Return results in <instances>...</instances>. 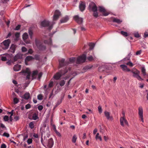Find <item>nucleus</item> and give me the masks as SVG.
<instances>
[{
  "mask_svg": "<svg viewBox=\"0 0 148 148\" xmlns=\"http://www.w3.org/2000/svg\"><path fill=\"white\" fill-rule=\"evenodd\" d=\"M93 16L95 18H97L99 16L98 13L97 12V11L96 12H93Z\"/></svg>",
  "mask_w": 148,
  "mask_h": 148,
  "instance_id": "nucleus-38",
  "label": "nucleus"
},
{
  "mask_svg": "<svg viewBox=\"0 0 148 148\" xmlns=\"http://www.w3.org/2000/svg\"><path fill=\"white\" fill-rule=\"evenodd\" d=\"M27 49L24 47H23L22 48V51L23 52H25L27 51Z\"/></svg>",
  "mask_w": 148,
  "mask_h": 148,
  "instance_id": "nucleus-44",
  "label": "nucleus"
},
{
  "mask_svg": "<svg viewBox=\"0 0 148 148\" xmlns=\"http://www.w3.org/2000/svg\"><path fill=\"white\" fill-rule=\"evenodd\" d=\"M48 145L49 147L51 148L53 146V142L52 138H51L49 139L48 141Z\"/></svg>",
  "mask_w": 148,
  "mask_h": 148,
  "instance_id": "nucleus-19",
  "label": "nucleus"
},
{
  "mask_svg": "<svg viewBox=\"0 0 148 148\" xmlns=\"http://www.w3.org/2000/svg\"><path fill=\"white\" fill-rule=\"evenodd\" d=\"M6 145L4 144H2L1 146V148H6Z\"/></svg>",
  "mask_w": 148,
  "mask_h": 148,
  "instance_id": "nucleus-56",
  "label": "nucleus"
},
{
  "mask_svg": "<svg viewBox=\"0 0 148 148\" xmlns=\"http://www.w3.org/2000/svg\"><path fill=\"white\" fill-rule=\"evenodd\" d=\"M112 21L116 23H120L122 22V21L116 18H115L114 17H113L112 18Z\"/></svg>",
  "mask_w": 148,
  "mask_h": 148,
  "instance_id": "nucleus-22",
  "label": "nucleus"
},
{
  "mask_svg": "<svg viewBox=\"0 0 148 148\" xmlns=\"http://www.w3.org/2000/svg\"><path fill=\"white\" fill-rule=\"evenodd\" d=\"M86 57L85 54H83L81 56L79 57L77 59L75 57H72L70 58L69 60H66L65 61V59H62L59 60V66L60 67H62L64 66L68 65L70 63H73L76 61V63L77 64H79L83 63L85 61Z\"/></svg>",
  "mask_w": 148,
  "mask_h": 148,
  "instance_id": "nucleus-1",
  "label": "nucleus"
},
{
  "mask_svg": "<svg viewBox=\"0 0 148 148\" xmlns=\"http://www.w3.org/2000/svg\"><path fill=\"white\" fill-rule=\"evenodd\" d=\"M142 51L141 50H139L137 51L136 53V54L137 55H140L141 52Z\"/></svg>",
  "mask_w": 148,
  "mask_h": 148,
  "instance_id": "nucleus-62",
  "label": "nucleus"
},
{
  "mask_svg": "<svg viewBox=\"0 0 148 148\" xmlns=\"http://www.w3.org/2000/svg\"><path fill=\"white\" fill-rule=\"evenodd\" d=\"M59 16L58 15H55L54 14L53 16V21H56L59 18Z\"/></svg>",
  "mask_w": 148,
  "mask_h": 148,
  "instance_id": "nucleus-40",
  "label": "nucleus"
},
{
  "mask_svg": "<svg viewBox=\"0 0 148 148\" xmlns=\"http://www.w3.org/2000/svg\"><path fill=\"white\" fill-rule=\"evenodd\" d=\"M23 55L21 53H18L14 57V62H15L18 59H20L22 58Z\"/></svg>",
  "mask_w": 148,
  "mask_h": 148,
  "instance_id": "nucleus-13",
  "label": "nucleus"
},
{
  "mask_svg": "<svg viewBox=\"0 0 148 148\" xmlns=\"http://www.w3.org/2000/svg\"><path fill=\"white\" fill-rule=\"evenodd\" d=\"M38 119V114L36 113H34L33 114L32 119L34 120H36Z\"/></svg>",
  "mask_w": 148,
  "mask_h": 148,
  "instance_id": "nucleus-29",
  "label": "nucleus"
},
{
  "mask_svg": "<svg viewBox=\"0 0 148 148\" xmlns=\"http://www.w3.org/2000/svg\"><path fill=\"white\" fill-rule=\"evenodd\" d=\"M54 14L60 16V12L59 10H56L55 11Z\"/></svg>",
  "mask_w": 148,
  "mask_h": 148,
  "instance_id": "nucleus-39",
  "label": "nucleus"
},
{
  "mask_svg": "<svg viewBox=\"0 0 148 148\" xmlns=\"http://www.w3.org/2000/svg\"><path fill=\"white\" fill-rule=\"evenodd\" d=\"M126 64L131 67H132L134 65L131 61L128 62L126 63Z\"/></svg>",
  "mask_w": 148,
  "mask_h": 148,
  "instance_id": "nucleus-32",
  "label": "nucleus"
},
{
  "mask_svg": "<svg viewBox=\"0 0 148 148\" xmlns=\"http://www.w3.org/2000/svg\"><path fill=\"white\" fill-rule=\"evenodd\" d=\"M29 127L32 129L34 128V123L33 122H31L29 124Z\"/></svg>",
  "mask_w": 148,
  "mask_h": 148,
  "instance_id": "nucleus-36",
  "label": "nucleus"
},
{
  "mask_svg": "<svg viewBox=\"0 0 148 148\" xmlns=\"http://www.w3.org/2000/svg\"><path fill=\"white\" fill-rule=\"evenodd\" d=\"M10 43L9 39L5 40L1 43L0 46L3 49L6 50L8 48Z\"/></svg>",
  "mask_w": 148,
  "mask_h": 148,
  "instance_id": "nucleus-4",
  "label": "nucleus"
},
{
  "mask_svg": "<svg viewBox=\"0 0 148 148\" xmlns=\"http://www.w3.org/2000/svg\"><path fill=\"white\" fill-rule=\"evenodd\" d=\"M138 114L139 117L140 119L142 121L144 122L143 117V109L141 106L138 108Z\"/></svg>",
  "mask_w": 148,
  "mask_h": 148,
  "instance_id": "nucleus-8",
  "label": "nucleus"
},
{
  "mask_svg": "<svg viewBox=\"0 0 148 148\" xmlns=\"http://www.w3.org/2000/svg\"><path fill=\"white\" fill-rule=\"evenodd\" d=\"M21 72L23 73L29 74L31 73L29 69L28 68H27L25 70H22Z\"/></svg>",
  "mask_w": 148,
  "mask_h": 148,
  "instance_id": "nucleus-27",
  "label": "nucleus"
},
{
  "mask_svg": "<svg viewBox=\"0 0 148 148\" xmlns=\"http://www.w3.org/2000/svg\"><path fill=\"white\" fill-rule=\"evenodd\" d=\"M69 20V17L68 16H66L63 18L61 20V23H65L67 22Z\"/></svg>",
  "mask_w": 148,
  "mask_h": 148,
  "instance_id": "nucleus-26",
  "label": "nucleus"
},
{
  "mask_svg": "<svg viewBox=\"0 0 148 148\" xmlns=\"http://www.w3.org/2000/svg\"><path fill=\"white\" fill-rule=\"evenodd\" d=\"M99 133H97L96 134V139H99V140L101 141L102 140V138L100 136H99Z\"/></svg>",
  "mask_w": 148,
  "mask_h": 148,
  "instance_id": "nucleus-35",
  "label": "nucleus"
},
{
  "mask_svg": "<svg viewBox=\"0 0 148 148\" xmlns=\"http://www.w3.org/2000/svg\"><path fill=\"white\" fill-rule=\"evenodd\" d=\"M79 7L80 10L83 12L85 9L86 5L85 3L83 1H81L79 3Z\"/></svg>",
  "mask_w": 148,
  "mask_h": 148,
  "instance_id": "nucleus-10",
  "label": "nucleus"
},
{
  "mask_svg": "<svg viewBox=\"0 0 148 148\" xmlns=\"http://www.w3.org/2000/svg\"><path fill=\"white\" fill-rule=\"evenodd\" d=\"M3 119L4 121H6L9 120V118L8 116L5 115Z\"/></svg>",
  "mask_w": 148,
  "mask_h": 148,
  "instance_id": "nucleus-43",
  "label": "nucleus"
},
{
  "mask_svg": "<svg viewBox=\"0 0 148 148\" xmlns=\"http://www.w3.org/2000/svg\"><path fill=\"white\" fill-rule=\"evenodd\" d=\"M74 18L75 21L78 24H81L83 21L82 18L79 17L78 15H76L74 17Z\"/></svg>",
  "mask_w": 148,
  "mask_h": 148,
  "instance_id": "nucleus-11",
  "label": "nucleus"
},
{
  "mask_svg": "<svg viewBox=\"0 0 148 148\" xmlns=\"http://www.w3.org/2000/svg\"><path fill=\"white\" fill-rule=\"evenodd\" d=\"M90 61H92L93 59V58L92 56H90L87 58Z\"/></svg>",
  "mask_w": 148,
  "mask_h": 148,
  "instance_id": "nucleus-52",
  "label": "nucleus"
},
{
  "mask_svg": "<svg viewBox=\"0 0 148 148\" xmlns=\"http://www.w3.org/2000/svg\"><path fill=\"white\" fill-rule=\"evenodd\" d=\"M120 33L122 35L125 36H128L127 33L126 32L121 31V32Z\"/></svg>",
  "mask_w": 148,
  "mask_h": 148,
  "instance_id": "nucleus-37",
  "label": "nucleus"
},
{
  "mask_svg": "<svg viewBox=\"0 0 148 148\" xmlns=\"http://www.w3.org/2000/svg\"><path fill=\"white\" fill-rule=\"evenodd\" d=\"M98 111L99 113H101L102 112V109L100 106H99L98 107Z\"/></svg>",
  "mask_w": 148,
  "mask_h": 148,
  "instance_id": "nucleus-45",
  "label": "nucleus"
},
{
  "mask_svg": "<svg viewBox=\"0 0 148 148\" xmlns=\"http://www.w3.org/2000/svg\"><path fill=\"white\" fill-rule=\"evenodd\" d=\"M41 25L43 27L48 26L50 25L49 22L47 20H45L41 22Z\"/></svg>",
  "mask_w": 148,
  "mask_h": 148,
  "instance_id": "nucleus-14",
  "label": "nucleus"
},
{
  "mask_svg": "<svg viewBox=\"0 0 148 148\" xmlns=\"http://www.w3.org/2000/svg\"><path fill=\"white\" fill-rule=\"evenodd\" d=\"M148 36V32H145L144 33V37L146 38Z\"/></svg>",
  "mask_w": 148,
  "mask_h": 148,
  "instance_id": "nucleus-60",
  "label": "nucleus"
},
{
  "mask_svg": "<svg viewBox=\"0 0 148 148\" xmlns=\"http://www.w3.org/2000/svg\"><path fill=\"white\" fill-rule=\"evenodd\" d=\"M21 65L17 64L14 66L13 67L14 70L15 71H18L20 70L21 68Z\"/></svg>",
  "mask_w": 148,
  "mask_h": 148,
  "instance_id": "nucleus-20",
  "label": "nucleus"
},
{
  "mask_svg": "<svg viewBox=\"0 0 148 148\" xmlns=\"http://www.w3.org/2000/svg\"><path fill=\"white\" fill-rule=\"evenodd\" d=\"M1 59L3 61H5L7 60V58L5 56H2Z\"/></svg>",
  "mask_w": 148,
  "mask_h": 148,
  "instance_id": "nucleus-51",
  "label": "nucleus"
},
{
  "mask_svg": "<svg viewBox=\"0 0 148 148\" xmlns=\"http://www.w3.org/2000/svg\"><path fill=\"white\" fill-rule=\"evenodd\" d=\"M65 82L64 80H62L59 82V84L61 86H62L64 85Z\"/></svg>",
  "mask_w": 148,
  "mask_h": 148,
  "instance_id": "nucleus-31",
  "label": "nucleus"
},
{
  "mask_svg": "<svg viewBox=\"0 0 148 148\" xmlns=\"http://www.w3.org/2000/svg\"><path fill=\"white\" fill-rule=\"evenodd\" d=\"M3 136H5V137H9V134L6 133V132H4L3 135Z\"/></svg>",
  "mask_w": 148,
  "mask_h": 148,
  "instance_id": "nucleus-47",
  "label": "nucleus"
},
{
  "mask_svg": "<svg viewBox=\"0 0 148 148\" xmlns=\"http://www.w3.org/2000/svg\"><path fill=\"white\" fill-rule=\"evenodd\" d=\"M33 52V51L32 49H29L28 51V53L30 54H32Z\"/></svg>",
  "mask_w": 148,
  "mask_h": 148,
  "instance_id": "nucleus-61",
  "label": "nucleus"
},
{
  "mask_svg": "<svg viewBox=\"0 0 148 148\" xmlns=\"http://www.w3.org/2000/svg\"><path fill=\"white\" fill-rule=\"evenodd\" d=\"M29 34L30 39H32L33 37V32L32 30H29Z\"/></svg>",
  "mask_w": 148,
  "mask_h": 148,
  "instance_id": "nucleus-34",
  "label": "nucleus"
},
{
  "mask_svg": "<svg viewBox=\"0 0 148 148\" xmlns=\"http://www.w3.org/2000/svg\"><path fill=\"white\" fill-rule=\"evenodd\" d=\"M53 82H51L49 84L48 87L49 88H51L53 86Z\"/></svg>",
  "mask_w": 148,
  "mask_h": 148,
  "instance_id": "nucleus-49",
  "label": "nucleus"
},
{
  "mask_svg": "<svg viewBox=\"0 0 148 148\" xmlns=\"http://www.w3.org/2000/svg\"><path fill=\"white\" fill-rule=\"evenodd\" d=\"M88 10L90 12H96L97 11V7L95 3L93 2H91L89 4L88 7Z\"/></svg>",
  "mask_w": 148,
  "mask_h": 148,
  "instance_id": "nucleus-7",
  "label": "nucleus"
},
{
  "mask_svg": "<svg viewBox=\"0 0 148 148\" xmlns=\"http://www.w3.org/2000/svg\"><path fill=\"white\" fill-rule=\"evenodd\" d=\"M77 138V136L75 134L73 136L72 139V142L74 143H76Z\"/></svg>",
  "mask_w": 148,
  "mask_h": 148,
  "instance_id": "nucleus-30",
  "label": "nucleus"
},
{
  "mask_svg": "<svg viewBox=\"0 0 148 148\" xmlns=\"http://www.w3.org/2000/svg\"><path fill=\"white\" fill-rule=\"evenodd\" d=\"M28 37V35L27 33H24L23 35V39L27 44H29V43L30 42L29 41H26V40L27 39Z\"/></svg>",
  "mask_w": 148,
  "mask_h": 148,
  "instance_id": "nucleus-17",
  "label": "nucleus"
},
{
  "mask_svg": "<svg viewBox=\"0 0 148 148\" xmlns=\"http://www.w3.org/2000/svg\"><path fill=\"white\" fill-rule=\"evenodd\" d=\"M28 144H30L32 143V140L31 138L28 139L27 141Z\"/></svg>",
  "mask_w": 148,
  "mask_h": 148,
  "instance_id": "nucleus-42",
  "label": "nucleus"
},
{
  "mask_svg": "<svg viewBox=\"0 0 148 148\" xmlns=\"http://www.w3.org/2000/svg\"><path fill=\"white\" fill-rule=\"evenodd\" d=\"M120 66L123 71L129 72L131 71V70L128 68L127 66L124 64L121 65Z\"/></svg>",
  "mask_w": 148,
  "mask_h": 148,
  "instance_id": "nucleus-16",
  "label": "nucleus"
},
{
  "mask_svg": "<svg viewBox=\"0 0 148 148\" xmlns=\"http://www.w3.org/2000/svg\"><path fill=\"white\" fill-rule=\"evenodd\" d=\"M33 136L36 138H38V134H36L35 133H34Z\"/></svg>",
  "mask_w": 148,
  "mask_h": 148,
  "instance_id": "nucleus-58",
  "label": "nucleus"
},
{
  "mask_svg": "<svg viewBox=\"0 0 148 148\" xmlns=\"http://www.w3.org/2000/svg\"><path fill=\"white\" fill-rule=\"evenodd\" d=\"M19 119V118L18 116H15L14 118V119L15 121H17V120H18Z\"/></svg>",
  "mask_w": 148,
  "mask_h": 148,
  "instance_id": "nucleus-64",
  "label": "nucleus"
},
{
  "mask_svg": "<svg viewBox=\"0 0 148 148\" xmlns=\"http://www.w3.org/2000/svg\"><path fill=\"white\" fill-rule=\"evenodd\" d=\"M35 42L36 46L40 50H43L46 49L45 46L43 45L39 40L36 39Z\"/></svg>",
  "mask_w": 148,
  "mask_h": 148,
  "instance_id": "nucleus-5",
  "label": "nucleus"
},
{
  "mask_svg": "<svg viewBox=\"0 0 148 148\" xmlns=\"http://www.w3.org/2000/svg\"><path fill=\"white\" fill-rule=\"evenodd\" d=\"M25 107L26 109H28L31 107V106L30 104L28 103L26 105Z\"/></svg>",
  "mask_w": 148,
  "mask_h": 148,
  "instance_id": "nucleus-50",
  "label": "nucleus"
},
{
  "mask_svg": "<svg viewBox=\"0 0 148 148\" xmlns=\"http://www.w3.org/2000/svg\"><path fill=\"white\" fill-rule=\"evenodd\" d=\"M92 67V66L87 65L84 67L83 69L84 70H87L90 69Z\"/></svg>",
  "mask_w": 148,
  "mask_h": 148,
  "instance_id": "nucleus-33",
  "label": "nucleus"
},
{
  "mask_svg": "<svg viewBox=\"0 0 148 148\" xmlns=\"http://www.w3.org/2000/svg\"><path fill=\"white\" fill-rule=\"evenodd\" d=\"M15 35L16 38H18L20 36V33H19L17 32L15 34Z\"/></svg>",
  "mask_w": 148,
  "mask_h": 148,
  "instance_id": "nucleus-57",
  "label": "nucleus"
},
{
  "mask_svg": "<svg viewBox=\"0 0 148 148\" xmlns=\"http://www.w3.org/2000/svg\"><path fill=\"white\" fill-rule=\"evenodd\" d=\"M44 42L45 44H48L49 45H51L52 43V41L51 38L48 40H45L44 41Z\"/></svg>",
  "mask_w": 148,
  "mask_h": 148,
  "instance_id": "nucleus-28",
  "label": "nucleus"
},
{
  "mask_svg": "<svg viewBox=\"0 0 148 148\" xmlns=\"http://www.w3.org/2000/svg\"><path fill=\"white\" fill-rule=\"evenodd\" d=\"M21 27V25H18L16 27L15 30H18Z\"/></svg>",
  "mask_w": 148,
  "mask_h": 148,
  "instance_id": "nucleus-53",
  "label": "nucleus"
},
{
  "mask_svg": "<svg viewBox=\"0 0 148 148\" xmlns=\"http://www.w3.org/2000/svg\"><path fill=\"white\" fill-rule=\"evenodd\" d=\"M43 108V106L42 105H39L38 107V109L40 110H41Z\"/></svg>",
  "mask_w": 148,
  "mask_h": 148,
  "instance_id": "nucleus-48",
  "label": "nucleus"
},
{
  "mask_svg": "<svg viewBox=\"0 0 148 148\" xmlns=\"http://www.w3.org/2000/svg\"><path fill=\"white\" fill-rule=\"evenodd\" d=\"M99 11L103 13V16H106L109 14L107 12L104 8L101 6H99Z\"/></svg>",
  "mask_w": 148,
  "mask_h": 148,
  "instance_id": "nucleus-9",
  "label": "nucleus"
},
{
  "mask_svg": "<svg viewBox=\"0 0 148 148\" xmlns=\"http://www.w3.org/2000/svg\"><path fill=\"white\" fill-rule=\"evenodd\" d=\"M141 72L144 77H148V74L146 72V69L144 67H143L141 68Z\"/></svg>",
  "mask_w": 148,
  "mask_h": 148,
  "instance_id": "nucleus-18",
  "label": "nucleus"
},
{
  "mask_svg": "<svg viewBox=\"0 0 148 148\" xmlns=\"http://www.w3.org/2000/svg\"><path fill=\"white\" fill-rule=\"evenodd\" d=\"M14 104H16L18 102V100L16 98H15L14 99Z\"/></svg>",
  "mask_w": 148,
  "mask_h": 148,
  "instance_id": "nucleus-41",
  "label": "nucleus"
},
{
  "mask_svg": "<svg viewBox=\"0 0 148 148\" xmlns=\"http://www.w3.org/2000/svg\"><path fill=\"white\" fill-rule=\"evenodd\" d=\"M16 47L17 46L16 45L14 44H12L10 47L9 51L11 52L12 53H14Z\"/></svg>",
  "mask_w": 148,
  "mask_h": 148,
  "instance_id": "nucleus-15",
  "label": "nucleus"
},
{
  "mask_svg": "<svg viewBox=\"0 0 148 148\" xmlns=\"http://www.w3.org/2000/svg\"><path fill=\"white\" fill-rule=\"evenodd\" d=\"M31 75V73H29V74H27V76H26V78L27 79H29L30 78Z\"/></svg>",
  "mask_w": 148,
  "mask_h": 148,
  "instance_id": "nucleus-63",
  "label": "nucleus"
},
{
  "mask_svg": "<svg viewBox=\"0 0 148 148\" xmlns=\"http://www.w3.org/2000/svg\"><path fill=\"white\" fill-rule=\"evenodd\" d=\"M68 72V70L65 69L64 70L60 71L56 73L53 76V78L56 80L59 79L62 75H64Z\"/></svg>",
  "mask_w": 148,
  "mask_h": 148,
  "instance_id": "nucleus-3",
  "label": "nucleus"
},
{
  "mask_svg": "<svg viewBox=\"0 0 148 148\" xmlns=\"http://www.w3.org/2000/svg\"><path fill=\"white\" fill-rule=\"evenodd\" d=\"M132 73L133 75V76L136 78L138 80L142 81L143 80L140 76V71L135 68H134L130 71Z\"/></svg>",
  "mask_w": 148,
  "mask_h": 148,
  "instance_id": "nucleus-2",
  "label": "nucleus"
},
{
  "mask_svg": "<svg viewBox=\"0 0 148 148\" xmlns=\"http://www.w3.org/2000/svg\"><path fill=\"white\" fill-rule=\"evenodd\" d=\"M104 114L105 116L108 119H111L112 117L110 116V114L109 112L107 111H105L104 112Z\"/></svg>",
  "mask_w": 148,
  "mask_h": 148,
  "instance_id": "nucleus-24",
  "label": "nucleus"
},
{
  "mask_svg": "<svg viewBox=\"0 0 148 148\" xmlns=\"http://www.w3.org/2000/svg\"><path fill=\"white\" fill-rule=\"evenodd\" d=\"M33 59L34 58L31 56H28L26 57L25 59V61L26 64H26L27 62L30 61Z\"/></svg>",
  "mask_w": 148,
  "mask_h": 148,
  "instance_id": "nucleus-23",
  "label": "nucleus"
},
{
  "mask_svg": "<svg viewBox=\"0 0 148 148\" xmlns=\"http://www.w3.org/2000/svg\"><path fill=\"white\" fill-rule=\"evenodd\" d=\"M89 45L90 47L91 48H93L94 46L95 45L94 43H90L89 44Z\"/></svg>",
  "mask_w": 148,
  "mask_h": 148,
  "instance_id": "nucleus-54",
  "label": "nucleus"
},
{
  "mask_svg": "<svg viewBox=\"0 0 148 148\" xmlns=\"http://www.w3.org/2000/svg\"><path fill=\"white\" fill-rule=\"evenodd\" d=\"M99 127L100 129V132L103 134L105 131V126L102 125H99Z\"/></svg>",
  "mask_w": 148,
  "mask_h": 148,
  "instance_id": "nucleus-21",
  "label": "nucleus"
},
{
  "mask_svg": "<svg viewBox=\"0 0 148 148\" xmlns=\"http://www.w3.org/2000/svg\"><path fill=\"white\" fill-rule=\"evenodd\" d=\"M14 110H12L10 112H8V113L9 114H10L11 116H12L14 114Z\"/></svg>",
  "mask_w": 148,
  "mask_h": 148,
  "instance_id": "nucleus-55",
  "label": "nucleus"
},
{
  "mask_svg": "<svg viewBox=\"0 0 148 148\" xmlns=\"http://www.w3.org/2000/svg\"><path fill=\"white\" fill-rule=\"evenodd\" d=\"M42 72H40L38 74V71L36 70L33 71L32 75V79H35L37 78V76L38 75V79L40 80L42 77Z\"/></svg>",
  "mask_w": 148,
  "mask_h": 148,
  "instance_id": "nucleus-6",
  "label": "nucleus"
},
{
  "mask_svg": "<svg viewBox=\"0 0 148 148\" xmlns=\"http://www.w3.org/2000/svg\"><path fill=\"white\" fill-rule=\"evenodd\" d=\"M28 134H27L25 136H23V140H25L27 138H28Z\"/></svg>",
  "mask_w": 148,
  "mask_h": 148,
  "instance_id": "nucleus-59",
  "label": "nucleus"
},
{
  "mask_svg": "<svg viewBox=\"0 0 148 148\" xmlns=\"http://www.w3.org/2000/svg\"><path fill=\"white\" fill-rule=\"evenodd\" d=\"M120 121L121 125L122 126H124V122L126 125H127L128 123L127 121L125 119V118L121 117L120 118Z\"/></svg>",
  "mask_w": 148,
  "mask_h": 148,
  "instance_id": "nucleus-12",
  "label": "nucleus"
},
{
  "mask_svg": "<svg viewBox=\"0 0 148 148\" xmlns=\"http://www.w3.org/2000/svg\"><path fill=\"white\" fill-rule=\"evenodd\" d=\"M37 97L38 99L40 100H41L42 99V96L41 94L39 95Z\"/></svg>",
  "mask_w": 148,
  "mask_h": 148,
  "instance_id": "nucleus-46",
  "label": "nucleus"
},
{
  "mask_svg": "<svg viewBox=\"0 0 148 148\" xmlns=\"http://www.w3.org/2000/svg\"><path fill=\"white\" fill-rule=\"evenodd\" d=\"M30 97V94L29 93L26 92L23 96V98L26 99H28Z\"/></svg>",
  "mask_w": 148,
  "mask_h": 148,
  "instance_id": "nucleus-25",
  "label": "nucleus"
}]
</instances>
